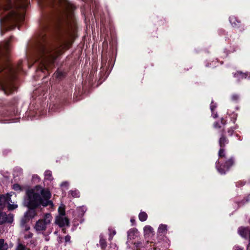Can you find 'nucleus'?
<instances>
[{
  "label": "nucleus",
  "instance_id": "nucleus-1",
  "mask_svg": "<svg viewBox=\"0 0 250 250\" xmlns=\"http://www.w3.org/2000/svg\"><path fill=\"white\" fill-rule=\"evenodd\" d=\"M27 206L30 208H35L39 206H50L52 208L53 202L49 199L51 197L50 191L41 186H36L33 189L26 190Z\"/></svg>",
  "mask_w": 250,
  "mask_h": 250
},
{
  "label": "nucleus",
  "instance_id": "nucleus-2",
  "mask_svg": "<svg viewBox=\"0 0 250 250\" xmlns=\"http://www.w3.org/2000/svg\"><path fill=\"white\" fill-rule=\"evenodd\" d=\"M2 7L4 10L9 11L6 14L5 20L10 23L22 21L24 17L23 13L19 11V8L24 9L27 4L25 0H3Z\"/></svg>",
  "mask_w": 250,
  "mask_h": 250
},
{
  "label": "nucleus",
  "instance_id": "nucleus-3",
  "mask_svg": "<svg viewBox=\"0 0 250 250\" xmlns=\"http://www.w3.org/2000/svg\"><path fill=\"white\" fill-rule=\"evenodd\" d=\"M39 51L40 56H41V57L45 62L50 60L53 61L56 58L57 51L55 50L54 47L49 44L42 43L41 44L40 42Z\"/></svg>",
  "mask_w": 250,
  "mask_h": 250
},
{
  "label": "nucleus",
  "instance_id": "nucleus-4",
  "mask_svg": "<svg viewBox=\"0 0 250 250\" xmlns=\"http://www.w3.org/2000/svg\"><path fill=\"white\" fill-rule=\"evenodd\" d=\"M52 219L53 217L50 213L44 214L42 218L36 222L35 229L38 232L45 230L47 226L51 223Z\"/></svg>",
  "mask_w": 250,
  "mask_h": 250
},
{
  "label": "nucleus",
  "instance_id": "nucleus-5",
  "mask_svg": "<svg viewBox=\"0 0 250 250\" xmlns=\"http://www.w3.org/2000/svg\"><path fill=\"white\" fill-rule=\"evenodd\" d=\"M233 164L234 160L233 158H231L225 162V164L222 166L223 168H222V165H220V163L218 161L217 162L216 164V167L218 171L221 174H224L226 173V171L229 170L230 167H231Z\"/></svg>",
  "mask_w": 250,
  "mask_h": 250
},
{
  "label": "nucleus",
  "instance_id": "nucleus-6",
  "mask_svg": "<svg viewBox=\"0 0 250 250\" xmlns=\"http://www.w3.org/2000/svg\"><path fill=\"white\" fill-rule=\"evenodd\" d=\"M36 215V212L34 209H30L27 211L24 215V218L21 220V227L26 231L28 230L30 227L25 225L26 219L32 218Z\"/></svg>",
  "mask_w": 250,
  "mask_h": 250
},
{
  "label": "nucleus",
  "instance_id": "nucleus-7",
  "mask_svg": "<svg viewBox=\"0 0 250 250\" xmlns=\"http://www.w3.org/2000/svg\"><path fill=\"white\" fill-rule=\"evenodd\" d=\"M238 232L241 237L249 239L247 250H250V229L248 228L240 227L238 229Z\"/></svg>",
  "mask_w": 250,
  "mask_h": 250
},
{
  "label": "nucleus",
  "instance_id": "nucleus-8",
  "mask_svg": "<svg viewBox=\"0 0 250 250\" xmlns=\"http://www.w3.org/2000/svg\"><path fill=\"white\" fill-rule=\"evenodd\" d=\"M55 223L60 227L68 226L69 224V220L65 216H57L55 218Z\"/></svg>",
  "mask_w": 250,
  "mask_h": 250
},
{
  "label": "nucleus",
  "instance_id": "nucleus-9",
  "mask_svg": "<svg viewBox=\"0 0 250 250\" xmlns=\"http://www.w3.org/2000/svg\"><path fill=\"white\" fill-rule=\"evenodd\" d=\"M13 221V215L9 214L7 215L5 212L0 213V225L5 223H11Z\"/></svg>",
  "mask_w": 250,
  "mask_h": 250
},
{
  "label": "nucleus",
  "instance_id": "nucleus-10",
  "mask_svg": "<svg viewBox=\"0 0 250 250\" xmlns=\"http://www.w3.org/2000/svg\"><path fill=\"white\" fill-rule=\"evenodd\" d=\"M14 194V192H11L5 195H0V206H4L6 204V202L11 201V197Z\"/></svg>",
  "mask_w": 250,
  "mask_h": 250
},
{
  "label": "nucleus",
  "instance_id": "nucleus-11",
  "mask_svg": "<svg viewBox=\"0 0 250 250\" xmlns=\"http://www.w3.org/2000/svg\"><path fill=\"white\" fill-rule=\"evenodd\" d=\"M144 232L146 237H149L154 235L153 229L150 226H146L144 228Z\"/></svg>",
  "mask_w": 250,
  "mask_h": 250
},
{
  "label": "nucleus",
  "instance_id": "nucleus-12",
  "mask_svg": "<svg viewBox=\"0 0 250 250\" xmlns=\"http://www.w3.org/2000/svg\"><path fill=\"white\" fill-rule=\"evenodd\" d=\"M127 234L128 238L131 239H134L135 237H137L138 235L139 232L137 229L133 228L128 231Z\"/></svg>",
  "mask_w": 250,
  "mask_h": 250
},
{
  "label": "nucleus",
  "instance_id": "nucleus-13",
  "mask_svg": "<svg viewBox=\"0 0 250 250\" xmlns=\"http://www.w3.org/2000/svg\"><path fill=\"white\" fill-rule=\"evenodd\" d=\"M167 230V225L160 224L157 230L158 235H162L166 233Z\"/></svg>",
  "mask_w": 250,
  "mask_h": 250
},
{
  "label": "nucleus",
  "instance_id": "nucleus-14",
  "mask_svg": "<svg viewBox=\"0 0 250 250\" xmlns=\"http://www.w3.org/2000/svg\"><path fill=\"white\" fill-rule=\"evenodd\" d=\"M248 73H243L241 72H237V73H235L234 75V77L237 78L238 80L239 81L241 79H243L244 78H246L247 76H248Z\"/></svg>",
  "mask_w": 250,
  "mask_h": 250
},
{
  "label": "nucleus",
  "instance_id": "nucleus-15",
  "mask_svg": "<svg viewBox=\"0 0 250 250\" xmlns=\"http://www.w3.org/2000/svg\"><path fill=\"white\" fill-rule=\"evenodd\" d=\"M22 173V170L21 167H16L14 168L13 171V175L15 178L21 176Z\"/></svg>",
  "mask_w": 250,
  "mask_h": 250
},
{
  "label": "nucleus",
  "instance_id": "nucleus-16",
  "mask_svg": "<svg viewBox=\"0 0 250 250\" xmlns=\"http://www.w3.org/2000/svg\"><path fill=\"white\" fill-rule=\"evenodd\" d=\"M228 143V140L224 136H222L219 140V145L221 147H223L226 144Z\"/></svg>",
  "mask_w": 250,
  "mask_h": 250
},
{
  "label": "nucleus",
  "instance_id": "nucleus-17",
  "mask_svg": "<svg viewBox=\"0 0 250 250\" xmlns=\"http://www.w3.org/2000/svg\"><path fill=\"white\" fill-rule=\"evenodd\" d=\"M59 215L58 216H65L64 206L61 205L58 208Z\"/></svg>",
  "mask_w": 250,
  "mask_h": 250
},
{
  "label": "nucleus",
  "instance_id": "nucleus-18",
  "mask_svg": "<svg viewBox=\"0 0 250 250\" xmlns=\"http://www.w3.org/2000/svg\"><path fill=\"white\" fill-rule=\"evenodd\" d=\"M44 179L45 180L51 181L53 180L52 172L50 170H46L44 172Z\"/></svg>",
  "mask_w": 250,
  "mask_h": 250
},
{
  "label": "nucleus",
  "instance_id": "nucleus-19",
  "mask_svg": "<svg viewBox=\"0 0 250 250\" xmlns=\"http://www.w3.org/2000/svg\"><path fill=\"white\" fill-rule=\"evenodd\" d=\"M10 203H12L11 200L10 201L6 202V204H8L7 208L8 210H13L18 208V205L17 204H15L14 203L11 204Z\"/></svg>",
  "mask_w": 250,
  "mask_h": 250
},
{
  "label": "nucleus",
  "instance_id": "nucleus-20",
  "mask_svg": "<svg viewBox=\"0 0 250 250\" xmlns=\"http://www.w3.org/2000/svg\"><path fill=\"white\" fill-rule=\"evenodd\" d=\"M147 218V215L145 212H141L139 214V219L142 222L146 220Z\"/></svg>",
  "mask_w": 250,
  "mask_h": 250
},
{
  "label": "nucleus",
  "instance_id": "nucleus-21",
  "mask_svg": "<svg viewBox=\"0 0 250 250\" xmlns=\"http://www.w3.org/2000/svg\"><path fill=\"white\" fill-rule=\"evenodd\" d=\"M8 245L6 243H4V240L3 239H0V250H7Z\"/></svg>",
  "mask_w": 250,
  "mask_h": 250
},
{
  "label": "nucleus",
  "instance_id": "nucleus-22",
  "mask_svg": "<svg viewBox=\"0 0 250 250\" xmlns=\"http://www.w3.org/2000/svg\"><path fill=\"white\" fill-rule=\"evenodd\" d=\"M3 90L6 94H9L11 93L13 90L14 87L13 86L9 85L6 87H3Z\"/></svg>",
  "mask_w": 250,
  "mask_h": 250
},
{
  "label": "nucleus",
  "instance_id": "nucleus-23",
  "mask_svg": "<svg viewBox=\"0 0 250 250\" xmlns=\"http://www.w3.org/2000/svg\"><path fill=\"white\" fill-rule=\"evenodd\" d=\"M73 197L76 198L79 197V192L77 190H70L69 192Z\"/></svg>",
  "mask_w": 250,
  "mask_h": 250
},
{
  "label": "nucleus",
  "instance_id": "nucleus-24",
  "mask_svg": "<svg viewBox=\"0 0 250 250\" xmlns=\"http://www.w3.org/2000/svg\"><path fill=\"white\" fill-rule=\"evenodd\" d=\"M78 210L80 212V214L83 215L86 211V208L85 207L83 206L78 208Z\"/></svg>",
  "mask_w": 250,
  "mask_h": 250
},
{
  "label": "nucleus",
  "instance_id": "nucleus-25",
  "mask_svg": "<svg viewBox=\"0 0 250 250\" xmlns=\"http://www.w3.org/2000/svg\"><path fill=\"white\" fill-rule=\"evenodd\" d=\"M16 250H30L21 244H19L18 246V247L16 249Z\"/></svg>",
  "mask_w": 250,
  "mask_h": 250
},
{
  "label": "nucleus",
  "instance_id": "nucleus-26",
  "mask_svg": "<svg viewBox=\"0 0 250 250\" xmlns=\"http://www.w3.org/2000/svg\"><path fill=\"white\" fill-rule=\"evenodd\" d=\"M8 45H9L8 43L7 42H6L3 44V46L0 47V54L2 51L3 49L7 50Z\"/></svg>",
  "mask_w": 250,
  "mask_h": 250
},
{
  "label": "nucleus",
  "instance_id": "nucleus-27",
  "mask_svg": "<svg viewBox=\"0 0 250 250\" xmlns=\"http://www.w3.org/2000/svg\"><path fill=\"white\" fill-rule=\"evenodd\" d=\"M13 189L16 191H20L21 190V187L19 184H15L13 186Z\"/></svg>",
  "mask_w": 250,
  "mask_h": 250
},
{
  "label": "nucleus",
  "instance_id": "nucleus-28",
  "mask_svg": "<svg viewBox=\"0 0 250 250\" xmlns=\"http://www.w3.org/2000/svg\"><path fill=\"white\" fill-rule=\"evenodd\" d=\"M218 155L219 157H224L225 156L224 149L223 148H221L218 153Z\"/></svg>",
  "mask_w": 250,
  "mask_h": 250
},
{
  "label": "nucleus",
  "instance_id": "nucleus-29",
  "mask_svg": "<svg viewBox=\"0 0 250 250\" xmlns=\"http://www.w3.org/2000/svg\"><path fill=\"white\" fill-rule=\"evenodd\" d=\"M100 243L102 248H105L106 246L105 241L104 239H101Z\"/></svg>",
  "mask_w": 250,
  "mask_h": 250
},
{
  "label": "nucleus",
  "instance_id": "nucleus-30",
  "mask_svg": "<svg viewBox=\"0 0 250 250\" xmlns=\"http://www.w3.org/2000/svg\"><path fill=\"white\" fill-rule=\"evenodd\" d=\"M210 107L211 112H213V111H214V109L216 107V105L215 104H214L213 102L212 101V102L210 104Z\"/></svg>",
  "mask_w": 250,
  "mask_h": 250
},
{
  "label": "nucleus",
  "instance_id": "nucleus-31",
  "mask_svg": "<svg viewBox=\"0 0 250 250\" xmlns=\"http://www.w3.org/2000/svg\"><path fill=\"white\" fill-rule=\"evenodd\" d=\"M233 250H243V248L239 246H235L233 248Z\"/></svg>",
  "mask_w": 250,
  "mask_h": 250
},
{
  "label": "nucleus",
  "instance_id": "nucleus-32",
  "mask_svg": "<svg viewBox=\"0 0 250 250\" xmlns=\"http://www.w3.org/2000/svg\"><path fill=\"white\" fill-rule=\"evenodd\" d=\"M134 245L136 248H139L142 246V243L140 242H137L134 243Z\"/></svg>",
  "mask_w": 250,
  "mask_h": 250
},
{
  "label": "nucleus",
  "instance_id": "nucleus-33",
  "mask_svg": "<svg viewBox=\"0 0 250 250\" xmlns=\"http://www.w3.org/2000/svg\"><path fill=\"white\" fill-rule=\"evenodd\" d=\"M70 236L69 235H66L65 238H64V239H65V241L66 243H67V242H70Z\"/></svg>",
  "mask_w": 250,
  "mask_h": 250
},
{
  "label": "nucleus",
  "instance_id": "nucleus-34",
  "mask_svg": "<svg viewBox=\"0 0 250 250\" xmlns=\"http://www.w3.org/2000/svg\"><path fill=\"white\" fill-rule=\"evenodd\" d=\"M55 75H56V76L58 78H60L61 77V76H62V72H60V71H57L55 73Z\"/></svg>",
  "mask_w": 250,
  "mask_h": 250
},
{
  "label": "nucleus",
  "instance_id": "nucleus-35",
  "mask_svg": "<svg viewBox=\"0 0 250 250\" xmlns=\"http://www.w3.org/2000/svg\"><path fill=\"white\" fill-rule=\"evenodd\" d=\"M214 127L215 128H220L221 127V126L220 124L219 123L216 122L214 124Z\"/></svg>",
  "mask_w": 250,
  "mask_h": 250
},
{
  "label": "nucleus",
  "instance_id": "nucleus-36",
  "mask_svg": "<svg viewBox=\"0 0 250 250\" xmlns=\"http://www.w3.org/2000/svg\"><path fill=\"white\" fill-rule=\"evenodd\" d=\"M233 130H234L233 129H232L231 128L228 130V132L229 136H231L232 135Z\"/></svg>",
  "mask_w": 250,
  "mask_h": 250
},
{
  "label": "nucleus",
  "instance_id": "nucleus-37",
  "mask_svg": "<svg viewBox=\"0 0 250 250\" xmlns=\"http://www.w3.org/2000/svg\"><path fill=\"white\" fill-rule=\"evenodd\" d=\"M232 99L233 101H236L238 99V96L237 95H233L232 96Z\"/></svg>",
  "mask_w": 250,
  "mask_h": 250
},
{
  "label": "nucleus",
  "instance_id": "nucleus-38",
  "mask_svg": "<svg viewBox=\"0 0 250 250\" xmlns=\"http://www.w3.org/2000/svg\"><path fill=\"white\" fill-rule=\"evenodd\" d=\"M68 186V183L67 182H64L61 184L62 187H67Z\"/></svg>",
  "mask_w": 250,
  "mask_h": 250
},
{
  "label": "nucleus",
  "instance_id": "nucleus-39",
  "mask_svg": "<svg viewBox=\"0 0 250 250\" xmlns=\"http://www.w3.org/2000/svg\"><path fill=\"white\" fill-rule=\"evenodd\" d=\"M212 116L214 118H216L218 117L217 113H214V111H213V112H212Z\"/></svg>",
  "mask_w": 250,
  "mask_h": 250
},
{
  "label": "nucleus",
  "instance_id": "nucleus-40",
  "mask_svg": "<svg viewBox=\"0 0 250 250\" xmlns=\"http://www.w3.org/2000/svg\"><path fill=\"white\" fill-rule=\"evenodd\" d=\"M32 237V234L31 233H29V234L27 235H26L25 236V238H31Z\"/></svg>",
  "mask_w": 250,
  "mask_h": 250
},
{
  "label": "nucleus",
  "instance_id": "nucleus-41",
  "mask_svg": "<svg viewBox=\"0 0 250 250\" xmlns=\"http://www.w3.org/2000/svg\"><path fill=\"white\" fill-rule=\"evenodd\" d=\"M6 67H7V71H12V68L10 66H6Z\"/></svg>",
  "mask_w": 250,
  "mask_h": 250
},
{
  "label": "nucleus",
  "instance_id": "nucleus-42",
  "mask_svg": "<svg viewBox=\"0 0 250 250\" xmlns=\"http://www.w3.org/2000/svg\"><path fill=\"white\" fill-rule=\"evenodd\" d=\"M130 221H131V222L132 223H133L134 222V221H135V220H134V219H132V218H131V219H130Z\"/></svg>",
  "mask_w": 250,
  "mask_h": 250
},
{
  "label": "nucleus",
  "instance_id": "nucleus-43",
  "mask_svg": "<svg viewBox=\"0 0 250 250\" xmlns=\"http://www.w3.org/2000/svg\"><path fill=\"white\" fill-rule=\"evenodd\" d=\"M112 233L113 235H115L116 234V231L115 230H114L113 232H112Z\"/></svg>",
  "mask_w": 250,
  "mask_h": 250
},
{
  "label": "nucleus",
  "instance_id": "nucleus-44",
  "mask_svg": "<svg viewBox=\"0 0 250 250\" xmlns=\"http://www.w3.org/2000/svg\"><path fill=\"white\" fill-rule=\"evenodd\" d=\"M33 177H34V178H38V176H34Z\"/></svg>",
  "mask_w": 250,
  "mask_h": 250
},
{
  "label": "nucleus",
  "instance_id": "nucleus-45",
  "mask_svg": "<svg viewBox=\"0 0 250 250\" xmlns=\"http://www.w3.org/2000/svg\"><path fill=\"white\" fill-rule=\"evenodd\" d=\"M4 69V68H0V71H1V70H2V69Z\"/></svg>",
  "mask_w": 250,
  "mask_h": 250
},
{
  "label": "nucleus",
  "instance_id": "nucleus-46",
  "mask_svg": "<svg viewBox=\"0 0 250 250\" xmlns=\"http://www.w3.org/2000/svg\"><path fill=\"white\" fill-rule=\"evenodd\" d=\"M110 239H112V237L110 236Z\"/></svg>",
  "mask_w": 250,
  "mask_h": 250
},
{
  "label": "nucleus",
  "instance_id": "nucleus-47",
  "mask_svg": "<svg viewBox=\"0 0 250 250\" xmlns=\"http://www.w3.org/2000/svg\"><path fill=\"white\" fill-rule=\"evenodd\" d=\"M0 212H1L0 211Z\"/></svg>",
  "mask_w": 250,
  "mask_h": 250
}]
</instances>
